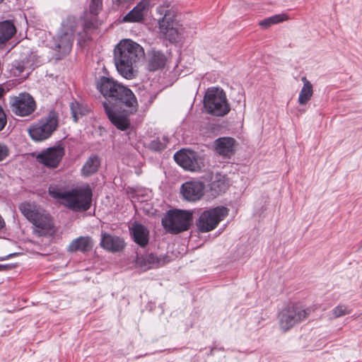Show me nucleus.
<instances>
[{
	"mask_svg": "<svg viewBox=\"0 0 362 362\" xmlns=\"http://www.w3.org/2000/svg\"><path fill=\"white\" fill-rule=\"evenodd\" d=\"M349 313H350V311L348 310L347 308L344 305H339L332 310V314L336 318Z\"/></svg>",
	"mask_w": 362,
	"mask_h": 362,
	"instance_id": "30",
	"label": "nucleus"
},
{
	"mask_svg": "<svg viewBox=\"0 0 362 362\" xmlns=\"http://www.w3.org/2000/svg\"><path fill=\"white\" fill-rule=\"evenodd\" d=\"M310 315V310L303 306L291 303L284 308L279 314L280 329L286 332L296 325L305 320Z\"/></svg>",
	"mask_w": 362,
	"mask_h": 362,
	"instance_id": "8",
	"label": "nucleus"
},
{
	"mask_svg": "<svg viewBox=\"0 0 362 362\" xmlns=\"http://www.w3.org/2000/svg\"><path fill=\"white\" fill-rule=\"evenodd\" d=\"M302 81L303 82V87L301 90H312L313 86L305 76L302 77Z\"/></svg>",
	"mask_w": 362,
	"mask_h": 362,
	"instance_id": "36",
	"label": "nucleus"
},
{
	"mask_svg": "<svg viewBox=\"0 0 362 362\" xmlns=\"http://www.w3.org/2000/svg\"><path fill=\"white\" fill-rule=\"evenodd\" d=\"M4 0H0V4H1Z\"/></svg>",
	"mask_w": 362,
	"mask_h": 362,
	"instance_id": "43",
	"label": "nucleus"
},
{
	"mask_svg": "<svg viewBox=\"0 0 362 362\" xmlns=\"http://www.w3.org/2000/svg\"><path fill=\"white\" fill-rule=\"evenodd\" d=\"M76 23L74 17H69L62 23V28L53 39L51 47L57 52V59H59L67 55L72 47Z\"/></svg>",
	"mask_w": 362,
	"mask_h": 362,
	"instance_id": "5",
	"label": "nucleus"
},
{
	"mask_svg": "<svg viewBox=\"0 0 362 362\" xmlns=\"http://www.w3.org/2000/svg\"><path fill=\"white\" fill-rule=\"evenodd\" d=\"M5 92H0V97H1L3 95V93H4Z\"/></svg>",
	"mask_w": 362,
	"mask_h": 362,
	"instance_id": "42",
	"label": "nucleus"
},
{
	"mask_svg": "<svg viewBox=\"0 0 362 362\" xmlns=\"http://www.w3.org/2000/svg\"><path fill=\"white\" fill-rule=\"evenodd\" d=\"M165 4L159 6L158 11L163 17L158 21L159 30L162 35L170 42H179L184 34L182 25L174 20L175 11L173 8L166 9Z\"/></svg>",
	"mask_w": 362,
	"mask_h": 362,
	"instance_id": "6",
	"label": "nucleus"
},
{
	"mask_svg": "<svg viewBox=\"0 0 362 362\" xmlns=\"http://www.w3.org/2000/svg\"><path fill=\"white\" fill-rule=\"evenodd\" d=\"M167 62L166 56L160 51L154 49L148 52L146 68L150 71L163 69Z\"/></svg>",
	"mask_w": 362,
	"mask_h": 362,
	"instance_id": "18",
	"label": "nucleus"
},
{
	"mask_svg": "<svg viewBox=\"0 0 362 362\" xmlns=\"http://www.w3.org/2000/svg\"><path fill=\"white\" fill-rule=\"evenodd\" d=\"M23 215L36 228L39 235H47L52 233L53 223L50 216L34 202H24L18 206Z\"/></svg>",
	"mask_w": 362,
	"mask_h": 362,
	"instance_id": "4",
	"label": "nucleus"
},
{
	"mask_svg": "<svg viewBox=\"0 0 362 362\" xmlns=\"http://www.w3.org/2000/svg\"><path fill=\"white\" fill-rule=\"evenodd\" d=\"M144 55V49L139 44L130 39L122 40L115 49L117 71L125 78H134L137 74V64Z\"/></svg>",
	"mask_w": 362,
	"mask_h": 362,
	"instance_id": "2",
	"label": "nucleus"
},
{
	"mask_svg": "<svg viewBox=\"0 0 362 362\" xmlns=\"http://www.w3.org/2000/svg\"><path fill=\"white\" fill-rule=\"evenodd\" d=\"M31 68L28 67L27 64L24 62L16 61L12 64L11 73L18 78L14 80H9L4 84V86L0 87V90H10L15 88L16 83H20L23 79L26 78L30 74Z\"/></svg>",
	"mask_w": 362,
	"mask_h": 362,
	"instance_id": "15",
	"label": "nucleus"
},
{
	"mask_svg": "<svg viewBox=\"0 0 362 362\" xmlns=\"http://www.w3.org/2000/svg\"><path fill=\"white\" fill-rule=\"evenodd\" d=\"M100 246L107 251L112 252H119L124 247V240L117 237L107 233H103Z\"/></svg>",
	"mask_w": 362,
	"mask_h": 362,
	"instance_id": "21",
	"label": "nucleus"
},
{
	"mask_svg": "<svg viewBox=\"0 0 362 362\" xmlns=\"http://www.w3.org/2000/svg\"><path fill=\"white\" fill-rule=\"evenodd\" d=\"M15 255H16L15 253H12V254H9L8 255H7L6 257H0V261L6 260V259H9L10 257H13Z\"/></svg>",
	"mask_w": 362,
	"mask_h": 362,
	"instance_id": "39",
	"label": "nucleus"
},
{
	"mask_svg": "<svg viewBox=\"0 0 362 362\" xmlns=\"http://www.w3.org/2000/svg\"><path fill=\"white\" fill-rule=\"evenodd\" d=\"M175 162L185 170L199 171L203 166V161L197 152L191 150H180L174 154Z\"/></svg>",
	"mask_w": 362,
	"mask_h": 362,
	"instance_id": "13",
	"label": "nucleus"
},
{
	"mask_svg": "<svg viewBox=\"0 0 362 362\" xmlns=\"http://www.w3.org/2000/svg\"><path fill=\"white\" fill-rule=\"evenodd\" d=\"M143 13L139 11L135 6L124 17V21L128 22H139L143 19Z\"/></svg>",
	"mask_w": 362,
	"mask_h": 362,
	"instance_id": "29",
	"label": "nucleus"
},
{
	"mask_svg": "<svg viewBox=\"0 0 362 362\" xmlns=\"http://www.w3.org/2000/svg\"><path fill=\"white\" fill-rule=\"evenodd\" d=\"M16 29L13 23L6 21L0 23V46L4 45L16 33Z\"/></svg>",
	"mask_w": 362,
	"mask_h": 362,
	"instance_id": "25",
	"label": "nucleus"
},
{
	"mask_svg": "<svg viewBox=\"0 0 362 362\" xmlns=\"http://www.w3.org/2000/svg\"><path fill=\"white\" fill-rule=\"evenodd\" d=\"M228 215V209L223 206H217L203 211L197 221V226L199 231L206 233L214 230Z\"/></svg>",
	"mask_w": 362,
	"mask_h": 362,
	"instance_id": "11",
	"label": "nucleus"
},
{
	"mask_svg": "<svg viewBox=\"0 0 362 362\" xmlns=\"http://www.w3.org/2000/svg\"><path fill=\"white\" fill-rule=\"evenodd\" d=\"M151 0H141L136 6V9L139 10L143 15L144 14V11H147L149 8L150 3Z\"/></svg>",
	"mask_w": 362,
	"mask_h": 362,
	"instance_id": "33",
	"label": "nucleus"
},
{
	"mask_svg": "<svg viewBox=\"0 0 362 362\" xmlns=\"http://www.w3.org/2000/svg\"><path fill=\"white\" fill-rule=\"evenodd\" d=\"M168 142V140L165 137L163 138V141L157 138L150 141L148 148L154 151H161L166 148Z\"/></svg>",
	"mask_w": 362,
	"mask_h": 362,
	"instance_id": "28",
	"label": "nucleus"
},
{
	"mask_svg": "<svg viewBox=\"0 0 362 362\" xmlns=\"http://www.w3.org/2000/svg\"><path fill=\"white\" fill-rule=\"evenodd\" d=\"M204 107L206 111L217 117H223L230 112L225 92H205Z\"/></svg>",
	"mask_w": 362,
	"mask_h": 362,
	"instance_id": "10",
	"label": "nucleus"
},
{
	"mask_svg": "<svg viewBox=\"0 0 362 362\" xmlns=\"http://www.w3.org/2000/svg\"><path fill=\"white\" fill-rule=\"evenodd\" d=\"M170 259L167 255L157 256L154 254H148L145 256L138 257L137 264L144 269H149L164 266L168 263Z\"/></svg>",
	"mask_w": 362,
	"mask_h": 362,
	"instance_id": "17",
	"label": "nucleus"
},
{
	"mask_svg": "<svg viewBox=\"0 0 362 362\" xmlns=\"http://www.w3.org/2000/svg\"><path fill=\"white\" fill-rule=\"evenodd\" d=\"M58 126V117L54 111H50L47 116L28 129L30 138L35 141H42L51 136Z\"/></svg>",
	"mask_w": 362,
	"mask_h": 362,
	"instance_id": "9",
	"label": "nucleus"
},
{
	"mask_svg": "<svg viewBox=\"0 0 362 362\" xmlns=\"http://www.w3.org/2000/svg\"><path fill=\"white\" fill-rule=\"evenodd\" d=\"M49 194L62 204L76 211H86L91 205L93 192L89 185L76 187L64 191L57 186H50Z\"/></svg>",
	"mask_w": 362,
	"mask_h": 362,
	"instance_id": "3",
	"label": "nucleus"
},
{
	"mask_svg": "<svg viewBox=\"0 0 362 362\" xmlns=\"http://www.w3.org/2000/svg\"><path fill=\"white\" fill-rule=\"evenodd\" d=\"M93 245V240L90 237L81 236L70 243L68 250L71 252L76 251L85 252L90 250Z\"/></svg>",
	"mask_w": 362,
	"mask_h": 362,
	"instance_id": "24",
	"label": "nucleus"
},
{
	"mask_svg": "<svg viewBox=\"0 0 362 362\" xmlns=\"http://www.w3.org/2000/svg\"><path fill=\"white\" fill-rule=\"evenodd\" d=\"M218 187L219 188V191L220 192H222V191H224L226 187H225V185H224V183L222 182L221 185L218 183H216V182H214L212 184H211V188L212 189H216V187Z\"/></svg>",
	"mask_w": 362,
	"mask_h": 362,
	"instance_id": "37",
	"label": "nucleus"
},
{
	"mask_svg": "<svg viewBox=\"0 0 362 362\" xmlns=\"http://www.w3.org/2000/svg\"><path fill=\"white\" fill-rule=\"evenodd\" d=\"M64 147L58 146L47 148L39 154L37 159L39 163L49 168H57L64 156Z\"/></svg>",
	"mask_w": 362,
	"mask_h": 362,
	"instance_id": "16",
	"label": "nucleus"
},
{
	"mask_svg": "<svg viewBox=\"0 0 362 362\" xmlns=\"http://www.w3.org/2000/svg\"><path fill=\"white\" fill-rule=\"evenodd\" d=\"M101 164V160L97 155H91L83 163L81 169L82 177H88L95 175L99 170Z\"/></svg>",
	"mask_w": 362,
	"mask_h": 362,
	"instance_id": "22",
	"label": "nucleus"
},
{
	"mask_svg": "<svg viewBox=\"0 0 362 362\" xmlns=\"http://www.w3.org/2000/svg\"><path fill=\"white\" fill-rule=\"evenodd\" d=\"M313 92H300L298 97V102L300 105H304L309 101L313 96Z\"/></svg>",
	"mask_w": 362,
	"mask_h": 362,
	"instance_id": "32",
	"label": "nucleus"
},
{
	"mask_svg": "<svg viewBox=\"0 0 362 362\" xmlns=\"http://www.w3.org/2000/svg\"><path fill=\"white\" fill-rule=\"evenodd\" d=\"M192 220L189 211L173 209L168 211L162 218L164 229L172 234H177L189 229Z\"/></svg>",
	"mask_w": 362,
	"mask_h": 362,
	"instance_id": "7",
	"label": "nucleus"
},
{
	"mask_svg": "<svg viewBox=\"0 0 362 362\" xmlns=\"http://www.w3.org/2000/svg\"><path fill=\"white\" fill-rule=\"evenodd\" d=\"M6 226V223L4 219V218L0 214V230H1L3 228H4Z\"/></svg>",
	"mask_w": 362,
	"mask_h": 362,
	"instance_id": "38",
	"label": "nucleus"
},
{
	"mask_svg": "<svg viewBox=\"0 0 362 362\" xmlns=\"http://www.w3.org/2000/svg\"><path fill=\"white\" fill-rule=\"evenodd\" d=\"M204 185L202 182L197 180L187 181L180 187V193L185 200L197 202L204 195Z\"/></svg>",
	"mask_w": 362,
	"mask_h": 362,
	"instance_id": "14",
	"label": "nucleus"
},
{
	"mask_svg": "<svg viewBox=\"0 0 362 362\" xmlns=\"http://www.w3.org/2000/svg\"><path fill=\"white\" fill-rule=\"evenodd\" d=\"M71 116L75 122H77L81 117L86 115L89 110L83 103L73 100L70 103Z\"/></svg>",
	"mask_w": 362,
	"mask_h": 362,
	"instance_id": "26",
	"label": "nucleus"
},
{
	"mask_svg": "<svg viewBox=\"0 0 362 362\" xmlns=\"http://www.w3.org/2000/svg\"><path fill=\"white\" fill-rule=\"evenodd\" d=\"M96 88L98 90H131L113 78L107 76L100 77L97 81Z\"/></svg>",
	"mask_w": 362,
	"mask_h": 362,
	"instance_id": "23",
	"label": "nucleus"
},
{
	"mask_svg": "<svg viewBox=\"0 0 362 362\" xmlns=\"http://www.w3.org/2000/svg\"><path fill=\"white\" fill-rule=\"evenodd\" d=\"M103 0H91L90 4V12L97 15L102 8Z\"/></svg>",
	"mask_w": 362,
	"mask_h": 362,
	"instance_id": "31",
	"label": "nucleus"
},
{
	"mask_svg": "<svg viewBox=\"0 0 362 362\" xmlns=\"http://www.w3.org/2000/svg\"><path fill=\"white\" fill-rule=\"evenodd\" d=\"M105 114L118 129L124 131L130 126L128 115L136 112L138 103L134 92H100Z\"/></svg>",
	"mask_w": 362,
	"mask_h": 362,
	"instance_id": "1",
	"label": "nucleus"
},
{
	"mask_svg": "<svg viewBox=\"0 0 362 362\" xmlns=\"http://www.w3.org/2000/svg\"><path fill=\"white\" fill-rule=\"evenodd\" d=\"M9 105L11 112L19 117H27L36 110V103L32 95L21 92L18 95L10 98Z\"/></svg>",
	"mask_w": 362,
	"mask_h": 362,
	"instance_id": "12",
	"label": "nucleus"
},
{
	"mask_svg": "<svg viewBox=\"0 0 362 362\" xmlns=\"http://www.w3.org/2000/svg\"><path fill=\"white\" fill-rule=\"evenodd\" d=\"M8 268H10V266L8 264H0V271L6 270Z\"/></svg>",
	"mask_w": 362,
	"mask_h": 362,
	"instance_id": "41",
	"label": "nucleus"
},
{
	"mask_svg": "<svg viewBox=\"0 0 362 362\" xmlns=\"http://www.w3.org/2000/svg\"><path fill=\"white\" fill-rule=\"evenodd\" d=\"M206 90H216V91H218V90H223V88H221L219 87H211V88H209Z\"/></svg>",
	"mask_w": 362,
	"mask_h": 362,
	"instance_id": "40",
	"label": "nucleus"
},
{
	"mask_svg": "<svg viewBox=\"0 0 362 362\" xmlns=\"http://www.w3.org/2000/svg\"><path fill=\"white\" fill-rule=\"evenodd\" d=\"M8 156V147L5 144L0 143V161L4 160Z\"/></svg>",
	"mask_w": 362,
	"mask_h": 362,
	"instance_id": "35",
	"label": "nucleus"
},
{
	"mask_svg": "<svg viewBox=\"0 0 362 362\" xmlns=\"http://www.w3.org/2000/svg\"><path fill=\"white\" fill-rule=\"evenodd\" d=\"M216 152L224 157L230 158L235 153V140L231 137H221L216 139Z\"/></svg>",
	"mask_w": 362,
	"mask_h": 362,
	"instance_id": "20",
	"label": "nucleus"
},
{
	"mask_svg": "<svg viewBox=\"0 0 362 362\" xmlns=\"http://www.w3.org/2000/svg\"><path fill=\"white\" fill-rule=\"evenodd\" d=\"M288 19V15L286 13H282L267 18L262 21H260L258 24L262 28L267 29L272 25H275L286 21Z\"/></svg>",
	"mask_w": 362,
	"mask_h": 362,
	"instance_id": "27",
	"label": "nucleus"
},
{
	"mask_svg": "<svg viewBox=\"0 0 362 362\" xmlns=\"http://www.w3.org/2000/svg\"><path fill=\"white\" fill-rule=\"evenodd\" d=\"M129 229L133 240L137 245L141 247H144L148 245L149 231L146 226L135 221Z\"/></svg>",
	"mask_w": 362,
	"mask_h": 362,
	"instance_id": "19",
	"label": "nucleus"
},
{
	"mask_svg": "<svg viewBox=\"0 0 362 362\" xmlns=\"http://www.w3.org/2000/svg\"><path fill=\"white\" fill-rule=\"evenodd\" d=\"M6 123H7L6 115L3 107L0 105V132L4 129Z\"/></svg>",
	"mask_w": 362,
	"mask_h": 362,
	"instance_id": "34",
	"label": "nucleus"
}]
</instances>
